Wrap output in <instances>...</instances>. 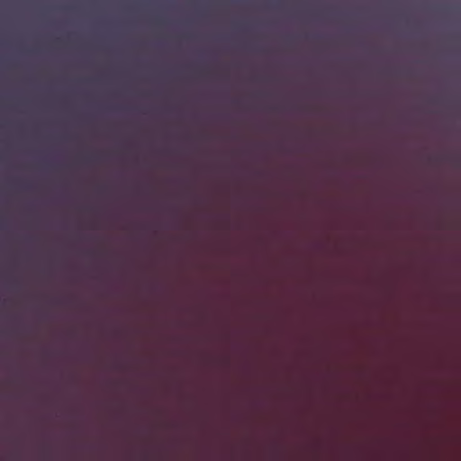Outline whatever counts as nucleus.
<instances>
[{
  "instance_id": "f257e3e1",
  "label": "nucleus",
  "mask_w": 461,
  "mask_h": 461,
  "mask_svg": "<svg viewBox=\"0 0 461 461\" xmlns=\"http://www.w3.org/2000/svg\"><path fill=\"white\" fill-rule=\"evenodd\" d=\"M109 368L112 370H120L123 368V364L121 360L113 358L109 363Z\"/></svg>"
},
{
  "instance_id": "f03ea898",
  "label": "nucleus",
  "mask_w": 461,
  "mask_h": 461,
  "mask_svg": "<svg viewBox=\"0 0 461 461\" xmlns=\"http://www.w3.org/2000/svg\"><path fill=\"white\" fill-rule=\"evenodd\" d=\"M86 82V76H84V73L82 72L81 75V109L84 110V82ZM82 113V122L84 121V111Z\"/></svg>"
},
{
  "instance_id": "7ed1b4c3",
  "label": "nucleus",
  "mask_w": 461,
  "mask_h": 461,
  "mask_svg": "<svg viewBox=\"0 0 461 461\" xmlns=\"http://www.w3.org/2000/svg\"><path fill=\"white\" fill-rule=\"evenodd\" d=\"M84 35L81 36V63L84 64Z\"/></svg>"
},
{
  "instance_id": "20e7f679",
  "label": "nucleus",
  "mask_w": 461,
  "mask_h": 461,
  "mask_svg": "<svg viewBox=\"0 0 461 461\" xmlns=\"http://www.w3.org/2000/svg\"><path fill=\"white\" fill-rule=\"evenodd\" d=\"M86 159V155H85V152H84V144L82 143V150H81V161H82V164L84 163V160Z\"/></svg>"
},
{
  "instance_id": "39448f33",
  "label": "nucleus",
  "mask_w": 461,
  "mask_h": 461,
  "mask_svg": "<svg viewBox=\"0 0 461 461\" xmlns=\"http://www.w3.org/2000/svg\"><path fill=\"white\" fill-rule=\"evenodd\" d=\"M81 13H84V0H81Z\"/></svg>"
},
{
  "instance_id": "423d86ee",
  "label": "nucleus",
  "mask_w": 461,
  "mask_h": 461,
  "mask_svg": "<svg viewBox=\"0 0 461 461\" xmlns=\"http://www.w3.org/2000/svg\"><path fill=\"white\" fill-rule=\"evenodd\" d=\"M113 333H114V334L119 333V330L114 328V329L113 330Z\"/></svg>"
},
{
  "instance_id": "0eeeda50",
  "label": "nucleus",
  "mask_w": 461,
  "mask_h": 461,
  "mask_svg": "<svg viewBox=\"0 0 461 461\" xmlns=\"http://www.w3.org/2000/svg\"><path fill=\"white\" fill-rule=\"evenodd\" d=\"M85 47H87V41H85Z\"/></svg>"
},
{
  "instance_id": "6e6552de",
  "label": "nucleus",
  "mask_w": 461,
  "mask_h": 461,
  "mask_svg": "<svg viewBox=\"0 0 461 461\" xmlns=\"http://www.w3.org/2000/svg\"><path fill=\"white\" fill-rule=\"evenodd\" d=\"M85 47H87V41H85Z\"/></svg>"
},
{
  "instance_id": "1a4fd4ad",
  "label": "nucleus",
  "mask_w": 461,
  "mask_h": 461,
  "mask_svg": "<svg viewBox=\"0 0 461 461\" xmlns=\"http://www.w3.org/2000/svg\"><path fill=\"white\" fill-rule=\"evenodd\" d=\"M85 47H87V41H85Z\"/></svg>"
},
{
  "instance_id": "9d476101",
  "label": "nucleus",
  "mask_w": 461,
  "mask_h": 461,
  "mask_svg": "<svg viewBox=\"0 0 461 461\" xmlns=\"http://www.w3.org/2000/svg\"><path fill=\"white\" fill-rule=\"evenodd\" d=\"M87 159H88V160L90 159V157H89V156L87 157Z\"/></svg>"
}]
</instances>
